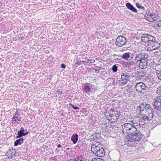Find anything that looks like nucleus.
Returning <instances> with one entry per match:
<instances>
[{"instance_id": "f257e3e1", "label": "nucleus", "mask_w": 161, "mask_h": 161, "mask_svg": "<svg viewBox=\"0 0 161 161\" xmlns=\"http://www.w3.org/2000/svg\"><path fill=\"white\" fill-rule=\"evenodd\" d=\"M137 128L134 125L130 123L124 124L122 126L123 133L130 135L127 138L128 140L131 142H135L136 143L140 141L142 138L141 133L137 131Z\"/></svg>"}, {"instance_id": "f03ea898", "label": "nucleus", "mask_w": 161, "mask_h": 161, "mask_svg": "<svg viewBox=\"0 0 161 161\" xmlns=\"http://www.w3.org/2000/svg\"><path fill=\"white\" fill-rule=\"evenodd\" d=\"M135 58V62L134 61H131L129 62L127 65L129 67L134 65L136 63L138 65L139 67L141 69H146L148 66V59L147 54L144 53H142L136 54Z\"/></svg>"}, {"instance_id": "7ed1b4c3", "label": "nucleus", "mask_w": 161, "mask_h": 161, "mask_svg": "<svg viewBox=\"0 0 161 161\" xmlns=\"http://www.w3.org/2000/svg\"><path fill=\"white\" fill-rule=\"evenodd\" d=\"M91 150L95 155L99 157H103L105 154L103 147L100 144L97 146L93 145L91 147Z\"/></svg>"}, {"instance_id": "20e7f679", "label": "nucleus", "mask_w": 161, "mask_h": 161, "mask_svg": "<svg viewBox=\"0 0 161 161\" xmlns=\"http://www.w3.org/2000/svg\"><path fill=\"white\" fill-rule=\"evenodd\" d=\"M138 108L140 110V113L142 115L147 113H149L150 112H153V109L149 104H145L142 103L138 107Z\"/></svg>"}, {"instance_id": "39448f33", "label": "nucleus", "mask_w": 161, "mask_h": 161, "mask_svg": "<svg viewBox=\"0 0 161 161\" xmlns=\"http://www.w3.org/2000/svg\"><path fill=\"white\" fill-rule=\"evenodd\" d=\"M153 103V106L155 109L157 111H161V95L157 96Z\"/></svg>"}, {"instance_id": "423d86ee", "label": "nucleus", "mask_w": 161, "mask_h": 161, "mask_svg": "<svg viewBox=\"0 0 161 161\" xmlns=\"http://www.w3.org/2000/svg\"><path fill=\"white\" fill-rule=\"evenodd\" d=\"M127 42L125 37L121 36H119L116 40L115 44L119 47H121L125 45Z\"/></svg>"}, {"instance_id": "0eeeda50", "label": "nucleus", "mask_w": 161, "mask_h": 161, "mask_svg": "<svg viewBox=\"0 0 161 161\" xmlns=\"http://www.w3.org/2000/svg\"><path fill=\"white\" fill-rule=\"evenodd\" d=\"M130 78V75L129 73L125 72L123 73L121 75V80L119 81L120 84L122 86L126 84Z\"/></svg>"}, {"instance_id": "6e6552de", "label": "nucleus", "mask_w": 161, "mask_h": 161, "mask_svg": "<svg viewBox=\"0 0 161 161\" xmlns=\"http://www.w3.org/2000/svg\"><path fill=\"white\" fill-rule=\"evenodd\" d=\"M136 90L137 92L143 93L147 88L146 85L143 82H140L136 83L135 86Z\"/></svg>"}, {"instance_id": "1a4fd4ad", "label": "nucleus", "mask_w": 161, "mask_h": 161, "mask_svg": "<svg viewBox=\"0 0 161 161\" xmlns=\"http://www.w3.org/2000/svg\"><path fill=\"white\" fill-rule=\"evenodd\" d=\"M143 115V116L142 118L145 121H148L151 120L153 119L154 117L153 112H150L149 113H147Z\"/></svg>"}, {"instance_id": "9d476101", "label": "nucleus", "mask_w": 161, "mask_h": 161, "mask_svg": "<svg viewBox=\"0 0 161 161\" xmlns=\"http://www.w3.org/2000/svg\"><path fill=\"white\" fill-rule=\"evenodd\" d=\"M140 119L138 118H134L132 120L130 121V123L132 125L135 126V127H136L138 126V125L141 126V124H140V121H139Z\"/></svg>"}, {"instance_id": "9b49d317", "label": "nucleus", "mask_w": 161, "mask_h": 161, "mask_svg": "<svg viewBox=\"0 0 161 161\" xmlns=\"http://www.w3.org/2000/svg\"><path fill=\"white\" fill-rule=\"evenodd\" d=\"M125 5L126 7H127L131 11L136 13H137V9L130 3H127Z\"/></svg>"}, {"instance_id": "f8f14e48", "label": "nucleus", "mask_w": 161, "mask_h": 161, "mask_svg": "<svg viewBox=\"0 0 161 161\" xmlns=\"http://www.w3.org/2000/svg\"><path fill=\"white\" fill-rule=\"evenodd\" d=\"M78 136L77 134H75L71 136V140L73 142L74 144H75L78 140Z\"/></svg>"}, {"instance_id": "ddd939ff", "label": "nucleus", "mask_w": 161, "mask_h": 161, "mask_svg": "<svg viewBox=\"0 0 161 161\" xmlns=\"http://www.w3.org/2000/svg\"><path fill=\"white\" fill-rule=\"evenodd\" d=\"M141 39L144 42H148V34H143L141 37Z\"/></svg>"}, {"instance_id": "4468645a", "label": "nucleus", "mask_w": 161, "mask_h": 161, "mask_svg": "<svg viewBox=\"0 0 161 161\" xmlns=\"http://www.w3.org/2000/svg\"><path fill=\"white\" fill-rule=\"evenodd\" d=\"M145 72H139L137 76L138 79H144V77H145Z\"/></svg>"}, {"instance_id": "2eb2a0df", "label": "nucleus", "mask_w": 161, "mask_h": 161, "mask_svg": "<svg viewBox=\"0 0 161 161\" xmlns=\"http://www.w3.org/2000/svg\"><path fill=\"white\" fill-rule=\"evenodd\" d=\"M83 89L86 93L90 92L91 91V89L89 85H85L83 86Z\"/></svg>"}, {"instance_id": "dca6fc26", "label": "nucleus", "mask_w": 161, "mask_h": 161, "mask_svg": "<svg viewBox=\"0 0 161 161\" xmlns=\"http://www.w3.org/2000/svg\"><path fill=\"white\" fill-rule=\"evenodd\" d=\"M130 52H128L123 54L121 57V58L126 60H128L129 58Z\"/></svg>"}, {"instance_id": "f3484780", "label": "nucleus", "mask_w": 161, "mask_h": 161, "mask_svg": "<svg viewBox=\"0 0 161 161\" xmlns=\"http://www.w3.org/2000/svg\"><path fill=\"white\" fill-rule=\"evenodd\" d=\"M23 142V138H20L16 141L14 143V145L17 146L18 145H20Z\"/></svg>"}, {"instance_id": "a211bd4d", "label": "nucleus", "mask_w": 161, "mask_h": 161, "mask_svg": "<svg viewBox=\"0 0 161 161\" xmlns=\"http://www.w3.org/2000/svg\"><path fill=\"white\" fill-rule=\"evenodd\" d=\"M148 42L153 43L155 41V38L153 36L148 34Z\"/></svg>"}, {"instance_id": "6ab92c4d", "label": "nucleus", "mask_w": 161, "mask_h": 161, "mask_svg": "<svg viewBox=\"0 0 161 161\" xmlns=\"http://www.w3.org/2000/svg\"><path fill=\"white\" fill-rule=\"evenodd\" d=\"M149 15L152 18L151 20L152 21L151 22H153L155 20H156L158 19V16L157 15H155L153 14H150Z\"/></svg>"}, {"instance_id": "aec40b11", "label": "nucleus", "mask_w": 161, "mask_h": 161, "mask_svg": "<svg viewBox=\"0 0 161 161\" xmlns=\"http://www.w3.org/2000/svg\"><path fill=\"white\" fill-rule=\"evenodd\" d=\"M19 115H17L16 114H14L13 117L12 119V122L13 123H15L16 121L14 122V121H16L17 120V119H18V118L19 117Z\"/></svg>"}, {"instance_id": "412c9836", "label": "nucleus", "mask_w": 161, "mask_h": 161, "mask_svg": "<svg viewBox=\"0 0 161 161\" xmlns=\"http://www.w3.org/2000/svg\"><path fill=\"white\" fill-rule=\"evenodd\" d=\"M75 161H86L85 158H84L81 157H78L75 158Z\"/></svg>"}, {"instance_id": "4be33fe9", "label": "nucleus", "mask_w": 161, "mask_h": 161, "mask_svg": "<svg viewBox=\"0 0 161 161\" xmlns=\"http://www.w3.org/2000/svg\"><path fill=\"white\" fill-rule=\"evenodd\" d=\"M152 44H153V45H154L155 46V47L153 48V50L155 49L156 47H159V44H158L157 43V42L156 41H155V42H153V43H152L151 44V45Z\"/></svg>"}, {"instance_id": "5701e85b", "label": "nucleus", "mask_w": 161, "mask_h": 161, "mask_svg": "<svg viewBox=\"0 0 161 161\" xmlns=\"http://www.w3.org/2000/svg\"><path fill=\"white\" fill-rule=\"evenodd\" d=\"M136 6L137 8H138L141 9H143L144 10H145V7L143 6H142L141 5V4L140 3H137L136 4Z\"/></svg>"}, {"instance_id": "b1692460", "label": "nucleus", "mask_w": 161, "mask_h": 161, "mask_svg": "<svg viewBox=\"0 0 161 161\" xmlns=\"http://www.w3.org/2000/svg\"><path fill=\"white\" fill-rule=\"evenodd\" d=\"M18 136H16V138H20L22 136H23V133L21 131H19L18 132Z\"/></svg>"}, {"instance_id": "393cba45", "label": "nucleus", "mask_w": 161, "mask_h": 161, "mask_svg": "<svg viewBox=\"0 0 161 161\" xmlns=\"http://www.w3.org/2000/svg\"><path fill=\"white\" fill-rule=\"evenodd\" d=\"M118 66L116 64L114 65L112 67V70L114 72H116L117 70Z\"/></svg>"}, {"instance_id": "a878e982", "label": "nucleus", "mask_w": 161, "mask_h": 161, "mask_svg": "<svg viewBox=\"0 0 161 161\" xmlns=\"http://www.w3.org/2000/svg\"><path fill=\"white\" fill-rule=\"evenodd\" d=\"M156 27H158L161 28V20L158 21L156 22Z\"/></svg>"}, {"instance_id": "bb28decb", "label": "nucleus", "mask_w": 161, "mask_h": 161, "mask_svg": "<svg viewBox=\"0 0 161 161\" xmlns=\"http://www.w3.org/2000/svg\"><path fill=\"white\" fill-rule=\"evenodd\" d=\"M135 55V54L134 53H130L129 58H130L129 60H130L131 59L133 58H134V56Z\"/></svg>"}, {"instance_id": "cd10ccee", "label": "nucleus", "mask_w": 161, "mask_h": 161, "mask_svg": "<svg viewBox=\"0 0 161 161\" xmlns=\"http://www.w3.org/2000/svg\"><path fill=\"white\" fill-rule=\"evenodd\" d=\"M119 114H115V116H113L112 117L113 118H114V119H117L119 118Z\"/></svg>"}, {"instance_id": "c85d7f7f", "label": "nucleus", "mask_w": 161, "mask_h": 161, "mask_svg": "<svg viewBox=\"0 0 161 161\" xmlns=\"http://www.w3.org/2000/svg\"><path fill=\"white\" fill-rule=\"evenodd\" d=\"M145 19L147 21L151 22L152 21L151 19H150V18L148 17L147 16V17L146 16H145Z\"/></svg>"}, {"instance_id": "c756f323", "label": "nucleus", "mask_w": 161, "mask_h": 161, "mask_svg": "<svg viewBox=\"0 0 161 161\" xmlns=\"http://www.w3.org/2000/svg\"><path fill=\"white\" fill-rule=\"evenodd\" d=\"M100 160L99 159H97L96 158H93L91 161H98Z\"/></svg>"}, {"instance_id": "7c9ffc66", "label": "nucleus", "mask_w": 161, "mask_h": 161, "mask_svg": "<svg viewBox=\"0 0 161 161\" xmlns=\"http://www.w3.org/2000/svg\"><path fill=\"white\" fill-rule=\"evenodd\" d=\"M61 67L62 68H65V65L64 64H61Z\"/></svg>"}, {"instance_id": "2f4dec72", "label": "nucleus", "mask_w": 161, "mask_h": 161, "mask_svg": "<svg viewBox=\"0 0 161 161\" xmlns=\"http://www.w3.org/2000/svg\"><path fill=\"white\" fill-rule=\"evenodd\" d=\"M19 110L18 109H17L16 111L15 114H16L17 115H19Z\"/></svg>"}, {"instance_id": "473e14b6", "label": "nucleus", "mask_w": 161, "mask_h": 161, "mask_svg": "<svg viewBox=\"0 0 161 161\" xmlns=\"http://www.w3.org/2000/svg\"><path fill=\"white\" fill-rule=\"evenodd\" d=\"M20 131H21L22 132L24 133V130L23 127H21V128H20Z\"/></svg>"}, {"instance_id": "72a5a7b5", "label": "nucleus", "mask_w": 161, "mask_h": 161, "mask_svg": "<svg viewBox=\"0 0 161 161\" xmlns=\"http://www.w3.org/2000/svg\"><path fill=\"white\" fill-rule=\"evenodd\" d=\"M158 79L161 80V74L159 75H158Z\"/></svg>"}, {"instance_id": "f704fd0d", "label": "nucleus", "mask_w": 161, "mask_h": 161, "mask_svg": "<svg viewBox=\"0 0 161 161\" xmlns=\"http://www.w3.org/2000/svg\"><path fill=\"white\" fill-rule=\"evenodd\" d=\"M29 131L26 132V133H23V136H25V135H27L28 134V132Z\"/></svg>"}, {"instance_id": "c9c22d12", "label": "nucleus", "mask_w": 161, "mask_h": 161, "mask_svg": "<svg viewBox=\"0 0 161 161\" xmlns=\"http://www.w3.org/2000/svg\"><path fill=\"white\" fill-rule=\"evenodd\" d=\"M75 109H78L79 108L77 107H74V108Z\"/></svg>"}, {"instance_id": "e433bc0d", "label": "nucleus", "mask_w": 161, "mask_h": 161, "mask_svg": "<svg viewBox=\"0 0 161 161\" xmlns=\"http://www.w3.org/2000/svg\"><path fill=\"white\" fill-rule=\"evenodd\" d=\"M69 105L70 106H71V107H72L73 108H74V105H73V104H69Z\"/></svg>"}, {"instance_id": "4c0bfd02", "label": "nucleus", "mask_w": 161, "mask_h": 161, "mask_svg": "<svg viewBox=\"0 0 161 161\" xmlns=\"http://www.w3.org/2000/svg\"><path fill=\"white\" fill-rule=\"evenodd\" d=\"M18 121L20 122L21 121V118L20 117H18V119H17Z\"/></svg>"}, {"instance_id": "58836bf2", "label": "nucleus", "mask_w": 161, "mask_h": 161, "mask_svg": "<svg viewBox=\"0 0 161 161\" xmlns=\"http://www.w3.org/2000/svg\"><path fill=\"white\" fill-rule=\"evenodd\" d=\"M61 147V145L60 144H59L58 145L57 147Z\"/></svg>"}, {"instance_id": "ea45409f", "label": "nucleus", "mask_w": 161, "mask_h": 161, "mask_svg": "<svg viewBox=\"0 0 161 161\" xmlns=\"http://www.w3.org/2000/svg\"><path fill=\"white\" fill-rule=\"evenodd\" d=\"M95 70L96 71H98V72H99V69H96Z\"/></svg>"}, {"instance_id": "a19ab883", "label": "nucleus", "mask_w": 161, "mask_h": 161, "mask_svg": "<svg viewBox=\"0 0 161 161\" xmlns=\"http://www.w3.org/2000/svg\"><path fill=\"white\" fill-rule=\"evenodd\" d=\"M96 135L97 136L96 137H97V136H98L99 135V133H95Z\"/></svg>"}, {"instance_id": "79ce46f5", "label": "nucleus", "mask_w": 161, "mask_h": 161, "mask_svg": "<svg viewBox=\"0 0 161 161\" xmlns=\"http://www.w3.org/2000/svg\"><path fill=\"white\" fill-rule=\"evenodd\" d=\"M57 92L60 93L61 92V91H59V90H58Z\"/></svg>"}, {"instance_id": "37998d69", "label": "nucleus", "mask_w": 161, "mask_h": 161, "mask_svg": "<svg viewBox=\"0 0 161 161\" xmlns=\"http://www.w3.org/2000/svg\"><path fill=\"white\" fill-rule=\"evenodd\" d=\"M2 5V4L0 2V7Z\"/></svg>"}, {"instance_id": "c03bdc74", "label": "nucleus", "mask_w": 161, "mask_h": 161, "mask_svg": "<svg viewBox=\"0 0 161 161\" xmlns=\"http://www.w3.org/2000/svg\"><path fill=\"white\" fill-rule=\"evenodd\" d=\"M97 68H100V67H97ZM102 68H101V69H102Z\"/></svg>"}, {"instance_id": "a18cd8bd", "label": "nucleus", "mask_w": 161, "mask_h": 161, "mask_svg": "<svg viewBox=\"0 0 161 161\" xmlns=\"http://www.w3.org/2000/svg\"><path fill=\"white\" fill-rule=\"evenodd\" d=\"M103 161H103H101V160H100H100H99V161Z\"/></svg>"}, {"instance_id": "49530a36", "label": "nucleus", "mask_w": 161, "mask_h": 161, "mask_svg": "<svg viewBox=\"0 0 161 161\" xmlns=\"http://www.w3.org/2000/svg\"><path fill=\"white\" fill-rule=\"evenodd\" d=\"M87 84H88L89 85V83H87Z\"/></svg>"}, {"instance_id": "de8ad7c7", "label": "nucleus", "mask_w": 161, "mask_h": 161, "mask_svg": "<svg viewBox=\"0 0 161 161\" xmlns=\"http://www.w3.org/2000/svg\"><path fill=\"white\" fill-rule=\"evenodd\" d=\"M18 124H19V122H18Z\"/></svg>"}]
</instances>
